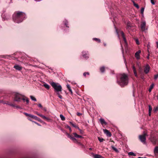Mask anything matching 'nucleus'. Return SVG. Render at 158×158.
<instances>
[{
  "mask_svg": "<svg viewBox=\"0 0 158 158\" xmlns=\"http://www.w3.org/2000/svg\"><path fill=\"white\" fill-rule=\"evenodd\" d=\"M67 25H68V24L67 23H65V25H66V27H67Z\"/></svg>",
  "mask_w": 158,
  "mask_h": 158,
  "instance_id": "obj_56",
  "label": "nucleus"
},
{
  "mask_svg": "<svg viewBox=\"0 0 158 158\" xmlns=\"http://www.w3.org/2000/svg\"><path fill=\"white\" fill-rule=\"evenodd\" d=\"M151 2L152 5H154L155 4V2L154 0H151Z\"/></svg>",
  "mask_w": 158,
  "mask_h": 158,
  "instance_id": "obj_44",
  "label": "nucleus"
},
{
  "mask_svg": "<svg viewBox=\"0 0 158 158\" xmlns=\"http://www.w3.org/2000/svg\"><path fill=\"white\" fill-rule=\"evenodd\" d=\"M151 141L155 145L157 142V139L156 137H153L151 138Z\"/></svg>",
  "mask_w": 158,
  "mask_h": 158,
  "instance_id": "obj_8",
  "label": "nucleus"
},
{
  "mask_svg": "<svg viewBox=\"0 0 158 158\" xmlns=\"http://www.w3.org/2000/svg\"><path fill=\"white\" fill-rule=\"evenodd\" d=\"M94 40H96V41H97L99 43H100V40L99 39L95 38L93 39Z\"/></svg>",
  "mask_w": 158,
  "mask_h": 158,
  "instance_id": "obj_39",
  "label": "nucleus"
},
{
  "mask_svg": "<svg viewBox=\"0 0 158 158\" xmlns=\"http://www.w3.org/2000/svg\"><path fill=\"white\" fill-rule=\"evenodd\" d=\"M144 11V8H142L141 9V13L142 14H143Z\"/></svg>",
  "mask_w": 158,
  "mask_h": 158,
  "instance_id": "obj_43",
  "label": "nucleus"
},
{
  "mask_svg": "<svg viewBox=\"0 0 158 158\" xmlns=\"http://www.w3.org/2000/svg\"><path fill=\"white\" fill-rule=\"evenodd\" d=\"M153 110L154 112H156L158 110V107H156L154 108Z\"/></svg>",
  "mask_w": 158,
  "mask_h": 158,
  "instance_id": "obj_38",
  "label": "nucleus"
},
{
  "mask_svg": "<svg viewBox=\"0 0 158 158\" xmlns=\"http://www.w3.org/2000/svg\"><path fill=\"white\" fill-rule=\"evenodd\" d=\"M67 128L69 129L70 131H71V129L70 127L69 126H67Z\"/></svg>",
  "mask_w": 158,
  "mask_h": 158,
  "instance_id": "obj_49",
  "label": "nucleus"
},
{
  "mask_svg": "<svg viewBox=\"0 0 158 158\" xmlns=\"http://www.w3.org/2000/svg\"><path fill=\"white\" fill-rule=\"evenodd\" d=\"M9 105H10V106H13V107H15V106L14 104H9Z\"/></svg>",
  "mask_w": 158,
  "mask_h": 158,
  "instance_id": "obj_50",
  "label": "nucleus"
},
{
  "mask_svg": "<svg viewBox=\"0 0 158 158\" xmlns=\"http://www.w3.org/2000/svg\"><path fill=\"white\" fill-rule=\"evenodd\" d=\"M148 56H147V58L148 59H149V55H150V54H149V51L148 50Z\"/></svg>",
  "mask_w": 158,
  "mask_h": 158,
  "instance_id": "obj_48",
  "label": "nucleus"
},
{
  "mask_svg": "<svg viewBox=\"0 0 158 158\" xmlns=\"http://www.w3.org/2000/svg\"><path fill=\"white\" fill-rule=\"evenodd\" d=\"M104 45L105 46H106V44H104Z\"/></svg>",
  "mask_w": 158,
  "mask_h": 158,
  "instance_id": "obj_60",
  "label": "nucleus"
},
{
  "mask_svg": "<svg viewBox=\"0 0 158 158\" xmlns=\"http://www.w3.org/2000/svg\"><path fill=\"white\" fill-rule=\"evenodd\" d=\"M6 104H7V105H9V104H9V103H6Z\"/></svg>",
  "mask_w": 158,
  "mask_h": 158,
  "instance_id": "obj_57",
  "label": "nucleus"
},
{
  "mask_svg": "<svg viewBox=\"0 0 158 158\" xmlns=\"http://www.w3.org/2000/svg\"><path fill=\"white\" fill-rule=\"evenodd\" d=\"M36 114H37V115H38V116H40L41 117V116H42V114H40L38 113V112L37 111H35L34 112Z\"/></svg>",
  "mask_w": 158,
  "mask_h": 158,
  "instance_id": "obj_36",
  "label": "nucleus"
},
{
  "mask_svg": "<svg viewBox=\"0 0 158 158\" xmlns=\"http://www.w3.org/2000/svg\"><path fill=\"white\" fill-rule=\"evenodd\" d=\"M87 74L89 75V72H85L83 73V75L85 77L86 76Z\"/></svg>",
  "mask_w": 158,
  "mask_h": 158,
  "instance_id": "obj_42",
  "label": "nucleus"
},
{
  "mask_svg": "<svg viewBox=\"0 0 158 158\" xmlns=\"http://www.w3.org/2000/svg\"><path fill=\"white\" fill-rule=\"evenodd\" d=\"M154 153L155 154H158V147L156 146L154 150Z\"/></svg>",
  "mask_w": 158,
  "mask_h": 158,
  "instance_id": "obj_21",
  "label": "nucleus"
},
{
  "mask_svg": "<svg viewBox=\"0 0 158 158\" xmlns=\"http://www.w3.org/2000/svg\"><path fill=\"white\" fill-rule=\"evenodd\" d=\"M154 84L153 83L151 85H150L148 89V91L149 92H151V91L152 89L153 88L154 86Z\"/></svg>",
  "mask_w": 158,
  "mask_h": 158,
  "instance_id": "obj_23",
  "label": "nucleus"
},
{
  "mask_svg": "<svg viewBox=\"0 0 158 158\" xmlns=\"http://www.w3.org/2000/svg\"><path fill=\"white\" fill-rule=\"evenodd\" d=\"M77 115L78 116H81L82 115V114L80 113H79V112H77Z\"/></svg>",
  "mask_w": 158,
  "mask_h": 158,
  "instance_id": "obj_47",
  "label": "nucleus"
},
{
  "mask_svg": "<svg viewBox=\"0 0 158 158\" xmlns=\"http://www.w3.org/2000/svg\"><path fill=\"white\" fill-rule=\"evenodd\" d=\"M146 23L145 21L142 22L141 23L140 28L141 31H144L146 29Z\"/></svg>",
  "mask_w": 158,
  "mask_h": 158,
  "instance_id": "obj_6",
  "label": "nucleus"
},
{
  "mask_svg": "<svg viewBox=\"0 0 158 158\" xmlns=\"http://www.w3.org/2000/svg\"><path fill=\"white\" fill-rule=\"evenodd\" d=\"M14 68L16 70H20L22 69L21 67L19 65H14Z\"/></svg>",
  "mask_w": 158,
  "mask_h": 158,
  "instance_id": "obj_13",
  "label": "nucleus"
},
{
  "mask_svg": "<svg viewBox=\"0 0 158 158\" xmlns=\"http://www.w3.org/2000/svg\"><path fill=\"white\" fill-rule=\"evenodd\" d=\"M88 52H82L83 57L85 58H88V56H87V53H88Z\"/></svg>",
  "mask_w": 158,
  "mask_h": 158,
  "instance_id": "obj_19",
  "label": "nucleus"
},
{
  "mask_svg": "<svg viewBox=\"0 0 158 158\" xmlns=\"http://www.w3.org/2000/svg\"><path fill=\"white\" fill-rule=\"evenodd\" d=\"M121 34L122 36V37L124 40V42L125 43H126V39L125 37V35H124V33L123 32L121 31Z\"/></svg>",
  "mask_w": 158,
  "mask_h": 158,
  "instance_id": "obj_17",
  "label": "nucleus"
},
{
  "mask_svg": "<svg viewBox=\"0 0 158 158\" xmlns=\"http://www.w3.org/2000/svg\"><path fill=\"white\" fill-rule=\"evenodd\" d=\"M135 42L137 44H139V40L138 39H135Z\"/></svg>",
  "mask_w": 158,
  "mask_h": 158,
  "instance_id": "obj_46",
  "label": "nucleus"
},
{
  "mask_svg": "<svg viewBox=\"0 0 158 158\" xmlns=\"http://www.w3.org/2000/svg\"><path fill=\"white\" fill-rule=\"evenodd\" d=\"M117 82L121 87L127 85L128 82V77L127 75L125 73L121 74L120 80H117Z\"/></svg>",
  "mask_w": 158,
  "mask_h": 158,
  "instance_id": "obj_2",
  "label": "nucleus"
},
{
  "mask_svg": "<svg viewBox=\"0 0 158 158\" xmlns=\"http://www.w3.org/2000/svg\"><path fill=\"white\" fill-rule=\"evenodd\" d=\"M102 156L96 154L94 156V158H102Z\"/></svg>",
  "mask_w": 158,
  "mask_h": 158,
  "instance_id": "obj_27",
  "label": "nucleus"
},
{
  "mask_svg": "<svg viewBox=\"0 0 158 158\" xmlns=\"http://www.w3.org/2000/svg\"><path fill=\"white\" fill-rule=\"evenodd\" d=\"M24 114L25 115H26V116H29L30 117H31V116L32 115V114H28L27 113H25V112H24Z\"/></svg>",
  "mask_w": 158,
  "mask_h": 158,
  "instance_id": "obj_34",
  "label": "nucleus"
},
{
  "mask_svg": "<svg viewBox=\"0 0 158 158\" xmlns=\"http://www.w3.org/2000/svg\"><path fill=\"white\" fill-rule=\"evenodd\" d=\"M15 107L16 108H20V107L19 106H15Z\"/></svg>",
  "mask_w": 158,
  "mask_h": 158,
  "instance_id": "obj_53",
  "label": "nucleus"
},
{
  "mask_svg": "<svg viewBox=\"0 0 158 158\" xmlns=\"http://www.w3.org/2000/svg\"><path fill=\"white\" fill-rule=\"evenodd\" d=\"M23 95L18 93H15L14 94V101L16 102H20Z\"/></svg>",
  "mask_w": 158,
  "mask_h": 158,
  "instance_id": "obj_4",
  "label": "nucleus"
},
{
  "mask_svg": "<svg viewBox=\"0 0 158 158\" xmlns=\"http://www.w3.org/2000/svg\"><path fill=\"white\" fill-rule=\"evenodd\" d=\"M31 118L38 121H40V119L39 118L33 115L32 114Z\"/></svg>",
  "mask_w": 158,
  "mask_h": 158,
  "instance_id": "obj_16",
  "label": "nucleus"
},
{
  "mask_svg": "<svg viewBox=\"0 0 158 158\" xmlns=\"http://www.w3.org/2000/svg\"><path fill=\"white\" fill-rule=\"evenodd\" d=\"M151 112H148V114H149V116H150L151 115Z\"/></svg>",
  "mask_w": 158,
  "mask_h": 158,
  "instance_id": "obj_52",
  "label": "nucleus"
},
{
  "mask_svg": "<svg viewBox=\"0 0 158 158\" xmlns=\"http://www.w3.org/2000/svg\"><path fill=\"white\" fill-rule=\"evenodd\" d=\"M51 85L54 89L56 93L62 91V88L61 86L59 84L56 83L54 82H52L51 83Z\"/></svg>",
  "mask_w": 158,
  "mask_h": 158,
  "instance_id": "obj_3",
  "label": "nucleus"
},
{
  "mask_svg": "<svg viewBox=\"0 0 158 158\" xmlns=\"http://www.w3.org/2000/svg\"><path fill=\"white\" fill-rule=\"evenodd\" d=\"M132 2L133 4V5L134 6H135V7H136L137 9H139V6L138 4L136 3L135 2L133 1H132Z\"/></svg>",
  "mask_w": 158,
  "mask_h": 158,
  "instance_id": "obj_24",
  "label": "nucleus"
},
{
  "mask_svg": "<svg viewBox=\"0 0 158 158\" xmlns=\"http://www.w3.org/2000/svg\"><path fill=\"white\" fill-rule=\"evenodd\" d=\"M149 69L150 68L149 66L148 65H146L144 69V73L146 74L148 73L149 71Z\"/></svg>",
  "mask_w": 158,
  "mask_h": 158,
  "instance_id": "obj_11",
  "label": "nucleus"
},
{
  "mask_svg": "<svg viewBox=\"0 0 158 158\" xmlns=\"http://www.w3.org/2000/svg\"><path fill=\"white\" fill-rule=\"evenodd\" d=\"M89 150H92V148H89Z\"/></svg>",
  "mask_w": 158,
  "mask_h": 158,
  "instance_id": "obj_58",
  "label": "nucleus"
},
{
  "mask_svg": "<svg viewBox=\"0 0 158 158\" xmlns=\"http://www.w3.org/2000/svg\"><path fill=\"white\" fill-rule=\"evenodd\" d=\"M103 130L107 136L109 137H110L111 136V133L108 130L105 129Z\"/></svg>",
  "mask_w": 158,
  "mask_h": 158,
  "instance_id": "obj_12",
  "label": "nucleus"
},
{
  "mask_svg": "<svg viewBox=\"0 0 158 158\" xmlns=\"http://www.w3.org/2000/svg\"><path fill=\"white\" fill-rule=\"evenodd\" d=\"M73 134L74 136L76 138L81 139L83 138V137L82 136L77 134L76 133H74Z\"/></svg>",
  "mask_w": 158,
  "mask_h": 158,
  "instance_id": "obj_14",
  "label": "nucleus"
},
{
  "mask_svg": "<svg viewBox=\"0 0 158 158\" xmlns=\"http://www.w3.org/2000/svg\"><path fill=\"white\" fill-rule=\"evenodd\" d=\"M31 98L33 101H36V99L35 98L32 96H30Z\"/></svg>",
  "mask_w": 158,
  "mask_h": 158,
  "instance_id": "obj_31",
  "label": "nucleus"
},
{
  "mask_svg": "<svg viewBox=\"0 0 158 158\" xmlns=\"http://www.w3.org/2000/svg\"><path fill=\"white\" fill-rule=\"evenodd\" d=\"M98 139L99 140V141L101 142H102L104 140L103 138H101L100 137H98Z\"/></svg>",
  "mask_w": 158,
  "mask_h": 158,
  "instance_id": "obj_33",
  "label": "nucleus"
},
{
  "mask_svg": "<svg viewBox=\"0 0 158 158\" xmlns=\"http://www.w3.org/2000/svg\"><path fill=\"white\" fill-rule=\"evenodd\" d=\"M100 121L102 124H105V125L106 124V123L105 121V120L103 118H100Z\"/></svg>",
  "mask_w": 158,
  "mask_h": 158,
  "instance_id": "obj_18",
  "label": "nucleus"
},
{
  "mask_svg": "<svg viewBox=\"0 0 158 158\" xmlns=\"http://www.w3.org/2000/svg\"><path fill=\"white\" fill-rule=\"evenodd\" d=\"M158 78V74L154 75V78L155 80H156Z\"/></svg>",
  "mask_w": 158,
  "mask_h": 158,
  "instance_id": "obj_41",
  "label": "nucleus"
},
{
  "mask_svg": "<svg viewBox=\"0 0 158 158\" xmlns=\"http://www.w3.org/2000/svg\"><path fill=\"white\" fill-rule=\"evenodd\" d=\"M43 86L47 89H49L50 86L48 84L45 83L44 84Z\"/></svg>",
  "mask_w": 158,
  "mask_h": 158,
  "instance_id": "obj_26",
  "label": "nucleus"
},
{
  "mask_svg": "<svg viewBox=\"0 0 158 158\" xmlns=\"http://www.w3.org/2000/svg\"><path fill=\"white\" fill-rule=\"evenodd\" d=\"M38 106L39 107H41V108L42 107V106L40 104H38Z\"/></svg>",
  "mask_w": 158,
  "mask_h": 158,
  "instance_id": "obj_51",
  "label": "nucleus"
},
{
  "mask_svg": "<svg viewBox=\"0 0 158 158\" xmlns=\"http://www.w3.org/2000/svg\"><path fill=\"white\" fill-rule=\"evenodd\" d=\"M25 17V14L22 12H15L13 15V20L15 22L19 23L23 21Z\"/></svg>",
  "mask_w": 158,
  "mask_h": 158,
  "instance_id": "obj_1",
  "label": "nucleus"
},
{
  "mask_svg": "<svg viewBox=\"0 0 158 158\" xmlns=\"http://www.w3.org/2000/svg\"><path fill=\"white\" fill-rule=\"evenodd\" d=\"M152 110V108L150 105L148 106V112H151Z\"/></svg>",
  "mask_w": 158,
  "mask_h": 158,
  "instance_id": "obj_37",
  "label": "nucleus"
},
{
  "mask_svg": "<svg viewBox=\"0 0 158 158\" xmlns=\"http://www.w3.org/2000/svg\"><path fill=\"white\" fill-rule=\"evenodd\" d=\"M69 138H70L75 143L77 142V140L74 137H72V136L69 134H67Z\"/></svg>",
  "mask_w": 158,
  "mask_h": 158,
  "instance_id": "obj_10",
  "label": "nucleus"
},
{
  "mask_svg": "<svg viewBox=\"0 0 158 158\" xmlns=\"http://www.w3.org/2000/svg\"><path fill=\"white\" fill-rule=\"evenodd\" d=\"M28 119L30 121H31L32 122H34V123H35L36 124H37V125H38V126H41V125L40 124H39V123H37V122H35V121H33L31 119H30V118H28Z\"/></svg>",
  "mask_w": 158,
  "mask_h": 158,
  "instance_id": "obj_30",
  "label": "nucleus"
},
{
  "mask_svg": "<svg viewBox=\"0 0 158 158\" xmlns=\"http://www.w3.org/2000/svg\"><path fill=\"white\" fill-rule=\"evenodd\" d=\"M156 43L157 45V48H158V42H156Z\"/></svg>",
  "mask_w": 158,
  "mask_h": 158,
  "instance_id": "obj_54",
  "label": "nucleus"
},
{
  "mask_svg": "<svg viewBox=\"0 0 158 158\" xmlns=\"http://www.w3.org/2000/svg\"><path fill=\"white\" fill-rule=\"evenodd\" d=\"M41 117H42L43 119H45L46 120L48 121H49L51 120V119L50 118L47 117L43 115H42V116H41Z\"/></svg>",
  "mask_w": 158,
  "mask_h": 158,
  "instance_id": "obj_22",
  "label": "nucleus"
},
{
  "mask_svg": "<svg viewBox=\"0 0 158 158\" xmlns=\"http://www.w3.org/2000/svg\"><path fill=\"white\" fill-rule=\"evenodd\" d=\"M79 129V131H80V133H82V131H81V130H80V129Z\"/></svg>",
  "mask_w": 158,
  "mask_h": 158,
  "instance_id": "obj_55",
  "label": "nucleus"
},
{
  "mask_svg": "<svg viewBox=\"0 0 158 158\" xmlns=\"http://www.w3.org/2000/svg\"><path fill=\"white\" fill-rule=\"evenodd\" d=\"M129 155L133 156H135V154L132 152H129L128 153Z\"/></svg>",
  "mask_w": 158,
  "mask_h": 158,
  "instance_id": "obj_32",
  "label": "nucleus"
},
{
  "mask_svg": "<svg viewBox=\"0 0 158 158\" xmlns=\"http://www.w3.org/2000/svg\"><path fill=\"white\" fill-rule=\"evenodd\" d=\"M141 51L140 50H139L135 54V57L137 60H139L140 58L139 54L141 53Z\"/></svg>",
  "mask_w": 158,
  "mask_h": 158,
  "instance_id": "obj_7",
  "label": "nucleus"
},
{
  "mask_svg": "<svg viewBox=\"0 0 158 158\" xmlns=\"http://www.w3.org/2000/svg\"><path fill=\"white\" fill-rule=\"evenodd\" d=\"M132 69L135 76L136 77H137V74L136 71V69L134 65L132 66Z\"/></svg>",
  "mask_w": 158,
  "mask_h": 158,
  "instance_id": "obj_15",
  "label": "nucleus"
},
{
  "mask_svg": "<svg viewBox=\"0 0 158 158\" xmlns=\"http://www.w3.org/2000/svg\"><path fill=\"white\" fill-rule=\"evenodd\" d=\"M60 117L62 121H64L65 119V117L62 114H61L60 115Z\"/></svg>",
  "mask_w": 158,
  "mask_h": 158,
  "instance_id": "obj_28",
  "label": "nucleus"
},
{
  "mask_svg": "<svg viewBox=\"0 0 158 158\" xmlns=\"http://www.w3.org/2000/svg\"><path fill=\"white\" fill-rule=\"evenodd\" d=\"M131 26L130 25H127V29H130L131 28Z\"/></svg>",
  "mask_w": 158,
  "mask_h": 158,
  "instance_id": "obj_45",
  "label": "nucleus"
},
{
  "mask_svg": "<svg viewBox=\"0 0 158 158\" xmlns=\"http://www.w3.org/2000/svg\"><path fill=\"white\" fill-rule=\"evenodd\" d=\"M147 135V133L144 131L143 135L139 136V138L140 140L144 144L146 143V136Z\"/></svg>",
  "mask_w": 158,
  "mask_h": 158,
  "instance_id": "obj_5",
  "label": "nucleus"
},
{
  "mask_svg": "<svg viewBox=\"0 0 158 158\" xmlns=\"http://www.w3.org/2000/svg\"><path fill=\"white\" fill-rule=\"evenodd\" d=\"M56 94H57V95H58V96L60 99H62V96L60 95V94L59 93V92L58 93V92L57 93H56Z\"/></svg>",
  "mask_w": 158,
  "mask_h": 158,
  "instance_id": "obj_35",
  "label": "nucleus"
},
{
  "mask_svg": "<svg viewBox=\"0 0 158 158\" xmlns=\"http://www.w3.org/2000/svg\"><path fill=\"white\" fill-rule=\"evenodd\" d=\"M70 124L72 125V126L73 127H75V128L78 127H77V126L76 125H75V124H74L73 123H72V122H70Z\"/></svg>",
  "mask_w": 158,
  "mask_h": 158,
  "instance_id": "obj_40",
  "label": "nucleus"
},
{
  "mask_svg": "<svg viewBox=\"0 0 158 158\" xmlns=\"http://www.w3.org/2000/svg\"><path fill=\"white\" fill-rule=\"evenodd\" d=\"M124 61H125V63H126V60H125V59L124 60Z\"/></svg>",
  "mask_w": 158,
  "mask_h": 158,
  "instance_id": "obj_59",
  "label": "nucleus"
},
{
  "mask_svg": "<svg viewBox=\"0 0 158 158\" xmlns=\"http://www.w3.org/2000/svg\"><path fill=\"white\" fill-rule=\"evenodd\" d=\"M100 70L101 72L103 73L105 71V67L104 66L100 68Z\"/></svg>",
  "mask_w": 158,
  "mask_h": 158,
  "instance_id": "obj_29",
  "label": "nucleus"
},
{
  "mask_svg": "<svg viewBox=\"0 0 158 158\" xmlns=\"http://www.w3.org/2000/svg\"><path fill=\"white\" fill-rule=\"evenodd\" d=\"M111 147L116 152H119V151H118V149L116 148H115L113 146H111Z\"/></svg>",
  "mask_w": 158,
  "mask_h": 158,
  "instance_id": "obj_25",
  "label": "nucleus"
},
{
  "mask_svg": "<svg viewBox=\"0 0 158 158\" xmlns=\"http://www.w3.org/2000/svg\"><path fill=\"white\" fill-rule=\"evenodd\" d=\"M21 100H22L24 102H25V101H26V102L27 104H28L29 102L28 98L24 95H23L22 98H21Z\"/></svg>",
  "mask_w": 158,
  "mask_h": 158,
  "instance_id": "obj_9",
  "label": "nucleus"
},
{
  "mask_svg": "<svg viewBox=\"0 0 158 158\" xmlns=\"http://www.w3.org/2000/svg\"><path fill=\"white\" fill-rule=\"evenodd\" d=\"M69 91L72 94H73V92L71 89V87L70 85L69 84H67L66 85Z\"/></svg>",
  "mask_w": 158,
  "mask_h": 158,
  "instance_id": "obj_20",
  "label": "nucleus"
}]
</instances>
